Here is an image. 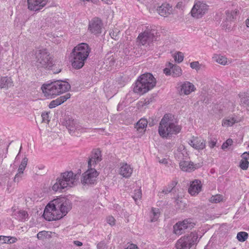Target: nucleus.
<instances>
[{
	"instance_id": "f257e3e1",
	"label": "nucleus",
	"mask_w": 249,
	"mask_h": 249,
	"mask_svg": "<svg viewBox=\"0 0 249 249\" xmlns=\"http://www.w3.org/2000/svg\"><path fill=\"white\" fill-rule=\"evenodd\" d=\"M69 200L65 197H59L49 203L44 211L43 216L48 221L56 220L65 216L71 209Z\"/></svg>"
},
{
	"instance_id": "f03ea898",
	"label": "nucleus",
	"mask_w": 249,
	"mask_h": 249,
	"mask_svg": "<svg viewBox=\"0 0 249 249\" xmlns=\"http://www.w3.org/2000/svg\"><path fill=\"white\" fill-rule=\"evenodd\" d=\"M180 130L181 127L172 118L171 114L164 115L159 126V133L161 137H170L173 135L178 133Z\"/></svg>"
},
{
	"instance_id": "7ed1b4c3",
	"label": "nucleus",
	"mask_w": 249,
	"mask_h": 249,
	"mask_svg": "<svg viewBox=\"0 0 249 249\" xmlns=\"http://www.w3.org/2000/svg\"><path fill=\"white\" fill-rule=\"evenodd\" d=\"M89 52L90 49L86 43H81L75 47L71 53V62L72 67L75 69H80L82 68Z\"/></svg>"
},
{
	"instance_id": "20e7f679",
	"label": "nucleus",
	"mask_w": 249,
	"mask_h": 249,
	"mask_svg": "<svg viewBox=\"0 0 249 249\" xmlns=\"http://www.w3.org/2000/svg\"><path fill=\"white\" fill-rule=\"evenodd\" d=\"M156 84V79L152 74L145 73L138 78L135 83L133 91L139 95H142L152 89Z\"/></svg>"
},
{
	"instance_id": "39448f33",
	"label": "nucleus",
	"mask_w": 249,
	"mask_h": 249,
	"mask_svg": "<svg viewBox=\"0 0 249 249\" xmlns=\"http://www.w3.org/2000/svg\"><path fill=\"white\" fill-rule=\"evenodd\" d=\"M79 179V175L74 174L72 171L66 172L61 174L60 178L56 179V182L52 187L55 192H61L67 187L75 186Z\"/></svg>"
},
{
	"instance_id": "423d86ee",
	"label": "nucleus",
	"mask_w": 249,
	"mask_h": 249,
	"mask_svg": "<svg viewBox=\"0 0 249 249\" xmlns=\"http://www.w3.org/2000/svg\"><path fill=\"white\" fill-rule=\"evenodd\" d=\"M71 88L70 85L64 81H56L51 84L44 85L41 89L46 97L56 96L68 91Z\"/></svg>"
},
{
	"instance_id": "0eeeda50",
	"label": "nucleus",
	"mask_w": 249,
	"mask_h": 249,
	"mask_svg": "<svg viewBox=\"0 0 249 249\" xmlns=\"http://www.w3.org/2000/svg\"><path fill=\"white\" fill-rule=\"evenodd\" d=\"M35 55L36 62L35 64L37 68L50 69L53 66V58L46 49L37 50Z\"/></svg>"
},
{
	"instance_id": "6e6552de",
	"label": "nucleus",
	"mask_w": 249,
	"mask_h": 249,
	"mask_svg": "<svg viewBox=\"0 0 249 249\" xmlns=\"http://www.w3.org/2000/svg\"><path fill=\"white\" fill-rule=\"evenodd\" d=\"M198 238L196 232H191L178 239L176 243V248L177 249H190L193 245L198 242Z\"/></svg>"
},
{
	"instance_id": "1a4fd4ad",
	"label": "nucleus",
	"mask_w": 249,
	"mask_h": 249,
	"mask_svg": "<svg viewBox=\"0 0 249 249\" xmlns=\"http://www.w3.org/2000/svg\"><path fill=\"white\" fill-rule=\"evenodd\" d=\"M194 222L190 218L178 221L174 226V232L177 235H181L185 232L186 229H191L195 226Z\"/></svg>"
},
{
	"instance_id": "9d476101",
	"label": "nucleus",
	"mask_w": 249,
	"mask_h": 249,
	"mask_svg": "<svg viewBox=\"0 0 249 249\" xmlns=\"http://www.w3.org/2000/svg\"><path fill=\"white\" fill-rule=\"evenodd\" d=\"M208 9V6L203 1H196L191 10L192 16L199 18L205 14Z\"/></svg>"
},
{
	"instance_id": "9b49d317",
	"label": "nucleus",
	"mask_w": 249,
	"mask_h": 249,
	"mask_svg": "<svg viewBox=\"0 0 249 249\" xmlns=\"http://www.w3.org/2000/svg\"><path fill=\"white\" fill-rule=\"evenodd\" d=\"M66 127L71 135L77 136L75 134L82 133L85 131V128L82 127L79 123L75 120L69 119L66 121Z\"/></svg>"
},
{
	"instance_id": "f8f14e48",
	"label": "nucleus",
	"mask_w": 249,
	"mask_h": 249,
	"mask_svg": "<svg viewBox=\"0 0 249 249\" xmlns=\"http://www.w3.org/2000/svg\"><path fill=\"white\" fill-rule=\"evenodd\" d=\"M89 168V169L82 175L81 182L83 184H94L98 176V172L95 169L91 167Z\"/></svg>"
},
{
	"instance_id": "ddd939ff",
	"label": "nucleus",
	"mask_w": 249,
	"mask_h": 249,
	"mask_svg": "<svg viewBox=\"0 0 249 249\" xmlns=\"http://www.w3.org/2000/svg\"><path fill=\"white\" fill-rule=\"evenodd\" d=\"M154 33L150 30H147L139 34L137 39L139 43L142 45L149 44L153 41Z\"/></svg>"
},
{
	"instance_id": "4468645a",
	"label": "nucleus",
	"mask_w": 249,
	"mask_h": 249,
	"mask_svg": "<svg viewBox=\"0 0 249 249\" xmlns=\"http://www.w3.org/2000/svg\"><path fill=\"white\" fill-rule=\"evenodd\" d=\"M102 26V20L98 18H94L89 22L88 30L92 34L97 35L101 33Z\"/></svg>"
},
{
	"instance_id": "2eb2a0df",
	"label": "nucleus",
	"mask_w": 249,
	"mask_h": 249,
	"mask_svg": "<svg viewBox=\"0 0 249 249\" xmlns=\"http://www.w3.org/2000/svg\"><path fill=\"white\" fill-rule=\"evenodd\" d=\"M237 13V11L230 12L227 11L226 12V16L222 23V26L223 28L225 29V30H231V22L234 19Z\"/></svg>"
},
{
	"instance_id": "dca6fc26",
	"label": "nucleus",
	"mask_w": 249,
	"mask_h": 249,
	"mask_svg": "<svg viewBox=\"0 0 249 249\" xmlns=\"http://www.w3.org/2000/svg\"><path fill=\"white\" fill-rule=\"evenodd\" d=\"M102 160L101 152L99 149H94L91 152V154L88 161V167L94 166L97 163Z\"/></svg>"
},
{
	"instance_id": "f3484780",
	"label": "nucleus",
	"mask_w": 249,
	"mask_h": 249,
	"mask_svg": "<svg viewBox=\"0 0 249 249\" xmlns=\"http://www.w3.org/2000/svg\"><path fill=\"white\" fill-rule=\"evenodd\" d=\"M47 0H27L28 9L33 11H38L45 6Z\"/></svg>"
},
{
	"instance_id": "a211bd4d",
	"label": "nucleus",
	"mask_w": 249,
	"mask_h": 249,
	"mask_svg": "<svg viewBox=\"0 0 249 249\" xmlns=\"http://www.w3.org/2000/svg\"><path fill=\"white\" fill-rule=\"evenodd\" d=\"M180 169L185 172H191L198 169L201 166L200 164H194V162L189 161H181L179 162Z\"/></svg>"
},
{
	"instance_id": "6ab92c4d",
	"label": "nucleus",
	"mask_w": 249,
	"mask_h": 249,
	"mask_svg": "<svg viewBox=\"0 0 249 249\" xmlns=\"http://www.w3.org/2000/svg\"><path fill=\"white\" fill-rule=\"evenodd\" d=\"M196 89L195 86L189 81H185L181 83L179 93L180 95H189Z\"/></svg>"
},
{
	"instance_id": "aec40b11",
	"label": "nucleus",
	"mask_w": 249,
	"mask_h": 249,
	"mask_svg": "<svg viewBox=\"0 0 249 249\" xmlns=\"http://www.w3.org/2000/svg\"><path fill=\"white\" fill-rule=\"evenodd\" d=\"M189 144L197 150H202L206 146L205 141L198 137H193L192 139L189 142Z\"/></svg>"
},
{
	"instance_id": "412c9836",
	"label": "nucleus",
	"mask_w": 249,
	"mask_h": 249,
	"mask_svg": "<svg viewBox=\"0 0 249 249\" xmlns=\"http://www.w3.org/2000/svg\"><path fill=\"white\" fill-rule=\"evenodd\" d=\"M133 172V168L127 163H120V167L119 170V173L124 178H128Z\"/></svg>"
},
{
	"instance_id": "4be33fe9",
	"label": "nucleus",
	"mask_w": 249,
	"mask_h": 249,
	"mask_svg": "<svg viewBox=\"0 0 249 249\" xmlns=\"http://www.w3.org/2000/svg\"><path fill=\"white\" fill-rule=\"evenodd\" d=\"M201 188L202 183L201 181L195 179L191 183L188 192L192 196H196L201 191Z\"/></svg>"
},
{
	"instance_id": "5701e85b",
	"label": "nucleus",
	"mask_w": 249,
	"mask_h": 249,
	"mask_svg": "<svg viewBox=\"0 0 249 249\" xmlns=\"http://www.w3.org/2000/svg\"><path fill=\"white\" fill-rule=\"evenodd\" d=\"M172 7L170 6L169 4L167 3L162 4L157 9L159 14L164 17L169 15L172 12Z\"/></svg>"
},
{
	"instance_id": "b1692460",
	"label": "nucleus",
	"mask_w": 249,
	"mask_h": 249,
	"mask_svg": "<svg viewBox=\"0 0 249 249\" xmlns=\"http://www.w3.org/2000/svg\"><path fill=\"white\" fill-rule=\"evenodd\" d=\"M12 215L18 221H24L28 219V214L24 210H16L13 209Z\"/></svg>"
},
{
	"instance_id": "393cba45",
	"label": "nucleus",
	"mask_w": 249,
	"mask_h": 249,
	"mask_svg": "<svg viewBox=\"0 0 249 249\" xmlns=\"http://www.w3.org/2000/svg\"><path fill=\"white\" fill-rule=\"evenodd\" d=\"M70 97L71 94L70 93H67L65 95L60 96L55 100L52 101L49 105V108H53L62 104L67 99H69Z\"/></svg>"
},
{
	"instance_id": "a878e982",
	"label": "nucleus",
	"mask_w": 249,
	"mask_h": 249,
	"mask_svg": "<svg viewBox=\"0 0 249 249\" xmlns=\"http://www.w3.org/2000/svg\"><path fill=\"white\" fill-rule=\"evenodd\" d=\"M13 86V82L10 77L5 76L0 78V88H6Z\"/></svg>"
},
{
	"instance_id": "bb28decb",
	"label": "nucleus",
	"mask_w": 249,
	"mask_h": 249,
	"mask_svg": "<svg viewBox=\"0 0 249 249\" xmlns=\"http://www.w3.org/2000/svg\"><path fill=\"white\" fill-rule=\"evenodd\" d=\"M238 122L239 120L236 117H229L223 120L222 124L224 127H229Z\"/></svg>"
},
{
	"instance_id": "cd10ccee",
	"label": "nucleus",
	"mask_w": 249,
	"mask_h": 249,
	"mask_svg": "<svg viewBox=\"0 0 249 249\" xmlns=\"http://www.w3.org/2000/svg\"><path fill=\"white\" fill-rule=\"evenodd\" d=\"M169 66L172 70V76L174 77H177L182 74V70L180 67L177 65H174L169 63Z\"/></svg>"
},
{
	"instance_id": "c85d7f7f",
	"label": "nucleus",
	"mask_w": 249,
	"mask_h": 249,
	"mask_svg": "<svg viewBox=\"0 0 249 249\" xmlns=\"http://www.w3.org/2000/svg\"><path fill=\"white\" fill-rule=\"evenodd\" d=\"M213 59L217 63L222 65H226L228 63L227 58L225 56L220 54H214L213 57Z\"/></svg>"
},
{
	"instance_id": "c756f323",
	"label": "nucleus",
	"mask_w": 249,
	"mask_h": 249,
	"mask_svg": "<svg viewBox=\"0 0 249 249\" xmlns=\"http://www.w3.org/2000/svg\"><path fill=\"white\" fill-rule=\"evenodd\" d=\"M160 215V210L158 208H152L150 214L151 221H156Z\"/></svg>"
},
{
	"instance_id": "7c9ffc66",
	"label": "nucleus",
	"mask_w": 249,
	"mask_h": 249,
	"mask_svg": "<svg viewBox=\"0 0 249 249\" xmlns=\"http://www.w3.org/2000/svg\"><path fill=\"white\" fill-rule=\"evenodd\" d=\"M52 237V232L48 231H41L39 232L37 234V238L39 240L44 238L49 239Z\"/></svg>"
},
{
	"instance_id": "2f4dec72",
	"label": "nucleus",
	"mask_w": 249,
	"mask_h": 249,
	"mask_svg": "<svg viewBox=\"0 0 249 249\" xmlns=\"http://www.w3.org/2000/svg\"><path fill=\"white\" fill-rule=\"evenodd\" d=\"M147 125V120L144 119H141L137 122L135 127L138 130H142L146 127Z\"/></svg>"
},
{
	"instance_id": "473e14b6",
	"label": "nucleus",
	"mask_w": 249,
	"mask_h": 249,
	"mask_svg": "<svg viewBox=\"0 0 249 249\" xmlns=\"http://www.w3.org/2000/svg\"><path fill=\"white\" fill-rule=\"evenodd\" d=\"M3 240L5 243L12 244L15 243L17 239L14 237H9L5 236H0V240Z\"/></svg>"
},
{
	"instance_id": "72a5a7b5",
	"label": "nucleus",
	"mask_w": 249,
	"mask_h": 249,
	"mask_svg": "<svg viewBox=\"0 0 249 249\" xmlns=\"http://www.w3.org/2000/svg\"><path fill=\"white\" fill-rule=\"evenodd\" d=\"M241 105L249 111V96L245 95L241 98Z\"/></svg>"
},
{
	"instance_id": "f704fd0d",
	"label": "nucleus",
	"mask_w": 249,
	"mask_h": 249,
	"mask_svg": "<svg viewBox=\"0 0 249 249\" xmlns=\"http://www.w3.org/2000/svg\"><path fill=\"white\" fill-rule=\"evenodd\" d=\"M223 197L222 195L217 194L213 196L209 199V201L212 203H217L222 201Z\"/></svg>"
},
{
	"instance_id": "c9c22d12",
	"label": "nucleus",
	"mask_w": 249,
	"mask_h": 249,
	"mask_svg": "<svg viewBox=\"0 0 249 249\" xmlns=\"http://www.w3.org/2000/svg\"><path fill=\"white\" fill-rule=\"evenodd\" d=\"M248 237V234L245 231H241L237 233V238L240 242L245 241Z\"/></svg>"
},
{
	"instance_id": "e433bc0d",
	"label": "nucleus",
	"mask_w": 249,
	"mask_h": 249,
	"mask_svg": "<svg viewBox=\"0 0 249 249\" xmlns=\"http://www.w3.org/2000/svg\"><path fill=\"white\" fill-rule=\"evenodd\" d=\"M177 184V182L176 181H173L169 185V189L165 190L163 189L162 191V192L165 194H167L170 192H171L172 191H173L174 188Z\"/></svg>"
},
{
	"instance_id": "4c0bfd02",
	"label": "nucleus",
	"mask_w": 249,
	"mask_h": 249,
	"mask_svg": "<svg viewBox=\"0 0 249 249\" xmlns=\"http://www.w3.org/2000/svg\"><path fill=\"white\" fill-rule=\"evenodd\" d=\"M174 57L176 61L180 63L183 60L184 56L182 53L179 52L174 55Z\"/></svg>"
},
{
	"instance_id": "58836bf2",
	"label": "nucleus",
	"mask_w": 249,
	"mask_h": 249,
	"mask_svg": "<svg viewBox=\"0 0 249 249\" xmlns=\"http://www.w3.org/2000/svg\"><path fill=\"white\" fill-rule=\"evenodd\" d=\"M132 197L136 202L137 200L140 199L142 197V192L141 190H135Z\"/></svg>"
},
{
	"instance_id": "ea45409f",
	"label": "nucleus",
	"mask_w": 249,
	"mask_h": 249,
	"mask_svg": "<svg viewBox=\"0 0 249 249\" xmlns=\"http://www.w3.org/2000/svg\"><path fill=\"white\" fill-rule=\"evenodd\" d=\"M249 163L247 159H243L240 161V167L243 170H246L248 168Z\"/></svg>"
},
{
	"instance_id": "a19ab883",
	"label": "nucleus",
	"mask_w": 249,
	"mask_h": 249,
	"mask_svg": "<svg viewBox=\"0 0 249 249\" xmlns=\"http://www.w3.org/2000/svg\"><path fill=\"white\" fill-rule=\"evenodd\" d=\"M41 117L42 119V122L46 123L47 124L49 123L50 119L49 117V114L48 112H43L41 114Z\"/></svg>"
},
{
	"instance_id": "79ce46f5",
	"label": "nucleus",
	"mask_w": 249,
	"mask_h": 249,
	"mask_svg": "<svg viewBox=\"0 0 249 249\" xmlns=\"http://www.w3.org/2000/svg\"><path fill=\"white\" fill-rule=\"evenodd\" d=\"M190 67L193 69H195L196 71L200 69L199 63L198 61L192 62L190 63Z\"/></svg>"
},
{
	"instance_id": "37998d69",
	"label": "nucleus",
	"mask_w": 249,
	"mask_h": 249,
	"mask_svg": "<svg viewBox=\"0 0 249 249\" xmlns=\"http://www.w3.org/2000/svg\"><path fill=\"white\" fill-rule=\"evenodd\" d=\"M232 143V140L231 139H228L226 142H224L222 145V148L225 149L228 147L229 146L231 145Z\"/></svg>"
},
{
	"instance_id": "c03bdc74",
	"label": "nucleus",
	"mask_w": 249,
	"mask_h": 249,
	"mask_svg": "<svg viewBox=\"0 0 249 249\" xmlns=\"http://www.w3.org/2000/svg\"><path fill=\"white\" fill-rule=\"evenodd\" d=\"M23 176V174L18 172L15 176L14 181L15 182H18L21 180Z\"/></svg>"
},
{
	"instance_id": "a18cd8bd",
	"label": "nucleus",
	"mask_w": 249,
	"mask_h": 249,
	"mask_svg": "<svg viewBox=\"0 0 249 249\" xmlns=\"http://www.w3.org/2000/svg\"><path fill=\"white\" fill-rule=\"evenodd\" d=\"M107 223H108L111 226H114L115 224V220L114 218L112 216H109L107 217Z\"/></svg>"
},
{
	"instance_id": "49530a36",
	"label": "nucleus",
	"mask_w": 249,
	"mask_h": 249,
	"mask_svg": "<svg viewBox=\"0 0 249 249\" xmlns=\"http://www.w3.org/2000/svg\"><path fill=\"white\" fill-rule=\"evenodd\" d=\"M217 140L215 139H211L208 142L209 146L211 148H213L216 143Z\"/></svg>"
},
{
	"instance_id": "de8ad7c7",
	"label": "nucleus",
	"mask_w": 249,
	"mask_h": 249,
	"mask_svg": "<svg viewBox=\"0 0 249 249\" xmlns=\"http://www.w3.org/2000/svg\"><path fill=\"white\" fill-rule=\"evenodd\" d=\"M158 161L160 163L164 164L165 165H167L168 163L167 159H165V158L161 159H160L159 158Z\"/></svg>"
},
{
	"instance_id": "09e8293b",
	"label": "nucleus",
	"mask_w": 249,
	"mask_h": 249,
	"mask_svg": "<svg viewBox=\"0 0 249 249\" xmlns=\"http://www.w3.org/2000/svg\"><path fill=\"white\" fill-rule=\"evenodd\" d=\"M27 161H28V159L27 158L25 157L22 159V161L20 165L25 166V167H26V165L27 164Z\"/></svg>"
},
{
	"instance_id": "8fccbe9b",
	"label": "nucleus",
	"mask_w": 249,
	"mask_h": 249,
	"mask_svg": "<svg viewBox=\"0 0 249 249\" xmlns=\"http://www.w3.org/2000/svg\"><path fill=\"white\" fill-rule=\"evenodd\" d=\"M164 73L166 75H172V70H171V68L170 69H169L168 68L164 69Z\"/></svg>"
},
{
	"instance_id": "3c124183",
	"label": "nucleus",
	"mask_w": 249,
	"mask_h": 249,
	"mask_svg": "<svg viewBox=\"0 0 249 249\" xmlns=\"http://www.w3.org/2000/svg\"><path fill=\"white\" fill-rule=\"evenodd\" d=\"M26 167L22 166L21 165H19V168L18 170V172L19 173L23 174L24 170H25Z\"/></svg>"
},
{
	"instance_id": "603ef678",
	"label": "nucleus",
	"mask_w": 249,
	"mask_h": 249,
	"mask_svg": "<svg viewBox=\"0 0 249 249\" xmlns=\"http://www.w3.org/2000/svg\"><path fill=\"white\" fill-rule=\"evenodd\" d=\"M125 249H138V248L135 245L132 244L129 245Z\"/></svg>"
},
{
	"instance_id": "864d4df0",
	"label": "nucleus",
	"mask_w": 249,
	"mask_h": 249,
	"mask_svg": "<svg viewBox=\"0 0 249 249\" xmlns=\"http://www.w3.org/2000/svg\"><path fill=\"white\" fill-rule=\"evenodd\" d=\"M243 159H249V152H244L242 155Z\"/></svg>"
},
{
	"instance_id": "5fc2aeb1",
	"label": "nucleus",
	"mask_w": 249,
	"mask_h": 249,
	"mask_svg": "<svg viewBox=\"0 0 249 249\" xmlns=\"http://www.w3.org/2000/svg\"><path fill=\"white\" fill-rule=\"evenodd\" d=\"M74 244L77 246H81L82 245V243L79 241H74Z\"/></svg>"
},
{
	"instance_id": "6e6d98bb",
	"label": "nucleus",
	"mask_w": 249,
	"mask_h": 249,
	"mask_svg": "<svg viewBox=\"0 0 249 249\" xmlns=\"http://www.w3.org/2000/svg\"><path fill=\"white\" fill-rule=\"evenodd\" d=\"M246 24L247 27H249V19H247L246 20Z\"/></svg>"
},
{
	"instance_id": "4d7b16f0",
	"label": "nucleus",
	"mask_w": 249,
	"mask_h": 249,
	"mask_svg": "<svg viewBox=\"0 0 249 249\" xmlns=\"http://www.w3.org/2000/svg\"><path fill=\"white\" fill-rule=\"evenodd\" d=\"M178 154L180 155V159H182L183 156V153L180 152V153H179Z\"/></svg>"
},
{
	"instance_id": "13d9d810",
	"label": "nucleus",
	"mask_w": 249,
	"mask_h": 249,
	"mask_svg": "<svg viewBox=\"0 0 249 249\" xmlns=\"http://www.w3.org/2000/svg\"><path fill=\"white\" fill-rule=\"evenodd\" d=\"M98 0H92V2L94 3H95L97 2V1H98Z\"/></svg>"
},
{
	"instance_id": "bf43d9fd",
	"label": "nucleus",
	"mask_w": 249,
	"mask_h": 249,
	"mask_svg": "<svg viewBox=\"0 0 249 249\" xmlns=\"http://www.w3.org/2000/svg\"><path fill=\"white\" fill-rule=\"evenodd\" d=\"M169 185H168L167 187H166V188H165L164 189H165V190H168V189H169Z\"/></svg>"
},
{
	"instance_id": "052dcab7",
	"label": "nucleus",
	"mask_w": 249,
	"mask_h": 249,
	"mask_svg": "<svg viewBox=\"0 0 249 249\" xmlns=\"http://www.w3.org/2000/svg\"><path fill=\"white\" fill-rule=\"evenodd\" d=\"M60 71V70H59V71H54V73H58V72H59Z\"/></svg>"
}]
</instances>
